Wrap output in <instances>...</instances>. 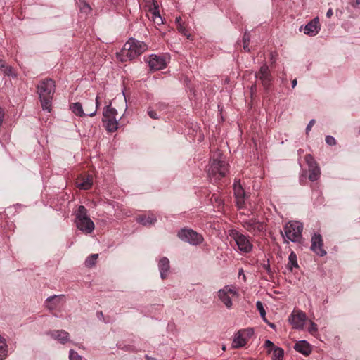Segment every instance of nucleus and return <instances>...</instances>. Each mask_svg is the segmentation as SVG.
Returning <instances> with one entry per match:
<instances>
[{
	"mask_svg": "<svg viewBox=\"0 0 360 360\" xmlns=\"http://www.w3.org/2000/svg\"><path fill=\"white\" fill-rule=\"evenodd\" d=\"M55 89V82L52 79H43L37 86V92L39 97L41 108L49 112L51 110Z\"/></svg>",
	"mask_w": 360,
	"mask_h": 360,
	"instance_id": "obj_1",
	"label": "nucleus"
},
{
	"mask_svg": "<svg viewBox=\"0 0 360 360\" xmlns=\"http://www.w3.org/2000/svg\"><path fill=\"white\" fill-rule=\"evenodd\" d=\"M147 49L148 46L144 42L130 38L120 51L117 53V58L122 62L131 60L142 54Z\"/></svg>",
	"mask_w": 360,
	"mask_h": 360,
	"instance_id": "obj_2",
	"label": "nucleus"
},
{
	"mask_svg": "<svg viewBox=\"0 0 360 360\" xmlns=\"http://www.w3.org/2000/svg\"><path fill=\"white\" fill-rule=\"evenodd\" d=\"M228 172V164L224 160L223 155L217 151L214 153L210 161L207 169V175L212 182H217L224 177Z\"/></svg>",
	"mask_w": 360,
	"mask_h": 360,
	"instance_id": "obj_3",
	"label": "nucleus"
},
{
	"mask_svg": "<svg viewBox=\"0 0 360 360\" xmlns=\"http://www.w3.org/2000/svg\"><path fill=\"white\" fill-rule=\"evenodd\" d=\"M75 223L77 228L86 234L92 233L95 229L94 223L88 216V211L84 205H79L75 212Z\"/></svg>",
	"mask_w": 360,
	"mask_h": 360,
	"instance_id": "obj_4",
	"label": "nucleus"
},
{
	"mask_svg": "<svg viewBox=\"0 0 360 360\" xmlns=\"http://www.w3.org/2000/svg\"><path fill=\"white\" fill-rule=\"evenodd\" d=\"M283 230L284 233L281 231V234L286 243H288L286 239L294 243L300 242L302 239L303 226L300 222L290 221L285 224Z\"/></svg>",
	"mask_w": 360,
	"mask_h": 360,
	"instance_id": "obj_5",
	"label": "nucleus"
},
{
	"mask_svg": "<svg viewBox=\"0 0 360 360\" xmlns=\"http://www.w3.org/2000/svg\"><path fill=\"white\" fill-rule=\"evenodd\" d=\"M103 122L105 123L106 130L110 132L115 131L118 129V121L120 119L117 110L110 105H107L103 109Z\"/></svg>",
	"mask_w": 360,
	"mask_h": 360,
	"instance_id": "obj_6",
	"label": "nucleus"
},
{
	"mask_svg": "<svg viewBox=\"0 0 360 360\" xmlns=\"http://www.w3.org/2000/svg\"><path fill=\"white\" fill-rule=\"evenodd\" d=\"M229 235L234 240L240 251L245 253L251 252L252 244L250 240L249 236L243 234L236 229L229 230Z\"/></svg>",
	"mask_w": 360,
	"mask_h": 360,
	"instance_id": "obj_7",
	"label": "nucleus"
},
{
	"mask_svg": "<svg viewBox=\"0 0 360 360\" xmlns=\"http://www.w3.org/2000/svg\"><path fill=\"white\" fill-rule=\"evenodd\" d=\"M241 224L246 231L254 236L258 235L266 230L265 224L255 217L243 219Z\"/></svg>",
	"mask_w": 360,
	"mask_h": 360,
	"instance_id": "obj_8",
	"label": "nucleus"
},
{
	"mask_svg": "<svg viewBox=\"0 0 360 360\" xmlns=\"http://www.w3.org/2000/svg\"><path fill=\"white\" fill-rule=\"evenodd\" d=\"M178 237L181 240L187 242L193 245H199L203 240V237L200 234L192 229H181L178 232Z\"/></svg>",
	"mask_w": 360,
	"mask_h": 360,
	"instance_id": "obj_9",
	"label": "nucleus"
},
{
	"mask_svg": "<svg viewBox=\"0 0 360 360\" xmlns=\"http://www.w3.org/2000/svg\"><path fill=\"white\" fill-rule=\"evenodd\" d=\"M238 295V292L228 285L218 291L219 299L228 309H231L233 305L232 297H237Z\"/></svg>",
	"mask_w": 360,
	"mask_h": 360,
	"instance_id": "obj_10",
	"label": "nucleus"
},
{
	"mask_svg": "<svg viewBox=\"0 0 360 360\" xmlns=\"http://www.w3.org/2000/svg\"><path fill=\"white\" fill-rule=\"evenodd\" d=\"M309 168V179L311 181H317L320 178L321 169L314 158L311 154H307L304 158Z\"/></svg>",
	"mask_w": 360,
	"mask_h": 360,
	"instance_id": "obj_11",
	"label": "nucleus"
},
{
	"mask_svg": "<svg viewBox=\"0 0 360 360\" xmlns=\"http://www.w3.org/2000/svg\"><path fill=\"white\" fill-rule=\"evenodd\" d=\"M255 76L261 81L262 86L266 90L270 88L273 77L266 64L262 65L259 71L255 72Z\"/></svg>",
	"mask_w": 360,
	"mask_h": 360,
	"instance_id": "obj_12",
	"label": "nucleus"
},
{
	"mask_svg": "<svg viewBox=\"0 0 360 360\" xmlns=\"http://www.w3.org/2000/svg\"><path fill=\"white\" fill-rule=\"evenodd\" d=\"M233 191L238 208H243L245 207V201L248 196L242 187L240 181H235L233 184Z\"/></svg>",
	"mask_w": 360,
	"mask_h": 360,
	"instance_id": "obj_13",
	"label": "nucleus"
},
{
	"mask_svg": "<svg viewBox=\"0 0 360 360\" xmlns=\"http://www.w3.org/2000/svg\"><path fill=\"white\" fill-rule=\"evenodd\" d=\"M306 318L304 312L300 310L293 311L289 317V322L292 326L293 328L302 329Z\"/></svg>",
	"mask_w": 360,
	"mask_h": 360,
	"instance_id": "obj_14",
	"label": "nucleus"
},
{
	"mask_svg": "<svg viewBox=\"0 0 360 360\" xmlns=\"http://www.w3.org/2000/svg\"><path fill=\"white\" fill-rule=\"evenodd\" d=\"M150 70L153 71H157L162 70L166 67L165 59L160 56L155 54L150 55L146 60Z\"/></svg>",
	"mask_w": 360,
	"mask_h": 360,
	"instance_id": "obj_15",
	"label": "nucleus"
},
{
	"mask_svg": "<svg viewBox=\"0 0 360 360\" xmlns=\"http://www.w3.org/2000/svg\"><path fill=\"white\" fill-rule=\"evenodd\" d=\"M323 246L322 236L319 233H314L311 237V250L316 255L323 257L326 255V251L323 249Z\"/></svg>",
	"mask_w": 360,
	"mask_h": 360,
	"instance_id": "obj_16",
	"label": "nucleus"
},
{
	"mask_svg": "<svg viewBox=\"0 0 360 360\" xmlns=\"http://www.w3.org/2000/svg\"><path fill=\"white\" fill-rule=\"evenodd\" d=\"M321 30V25L318 17L314 18L304 27V33L307 35L316 36Z\"/></svg>",
	"mask_w": 360,
	"mask_h": 360,
	"instance_id": "obj_17",
	"label": "nucleus"
},
{
	"mask_svg": "<svg viewBox=\"0 0 360 360\" xmlns=\"http://www.w3.org/2000/svg\"><path fill=\"white\" fill-rule=\"evenodd\" d=\"M70 109L75 115H76L77 116H79V117H84L86 115L93 117L96 115V110L91 111L86 108V112H85L83 110V107H82V104L79 102L72 103L70 105Z\"/></svg>",
	"mask_w": 360,
	"mask_h": 360,
	"instance_id": "obj_18",
	"label": "nucleus"
},
{
	"mask_svg": "<svg viewBox=\"0 0 360 360\" xmlns=\"http://www.w3.org/2000/svg\"><path fill=\"white\" fill-rule=\"evenodd\" d=\"M48 334L61 344H65L70 340L69 333L63 330L50 331L48 333Z\"/></svg>",
	"mask_w": 360,
	"mask_h": 360,
	"instance_id": "obj_19",
	"label": "nucleus"
},
{
	"mask_svg": "<svg viewBox=\"0 0 360 360\" xmlns=\"http://www.w3.org/2000/svg\"><path fill=\"white\" fill-rule=\"evenodd\" d=\"M158 268L161 278L165 279L170 269L169 260L165 257L161 258L158 262Z\"/></svg>",
	"mask_w": 360,
	"mask_h": 360,
	"instance_id": "obj_20",
	"label": "nucleus"
},
{
	"mask_svg": "<svg viewBox=\"0 0 360 360\" xmlns=\"http://www.w3.org/2000/svg\"><path fill=\"white\" fill-rule=\"evenodd\" d=\"M294 349L304 356H309L311 352V347L306 340L297 342L295 345Z\"/></svg>",
	"mask_w": 360,
	"mask_h": 360,
	"instance_id": "obj_21",
	"label": "nucleus"
},
{
	"mask_svg": "<svg viewBox=\"0 0 360 360\" xmlns=\"http://www.w3.org/2000/svg\"><path fill=\"white\" fill-rule=\"evenodd\" d=\"M63 295H53L48 297L46 300V307L50 309L53 310L56 309L60 302V300L63 299Z\"/></svg>",
	"mask_w": 360,
	"mask_h": 360,
	"instance_id": "obj_22",
	"label": "nucleus"
},
{
	"mask_svg": "<svg viewBox=\"0 0 360 360\" xmlns=\"http://www.w3.org/2000/svg\"><path fill=\"white\" fill-rule=\"evenodd\" d=\"M137 221L143 226H150L156 221V217L153 214L140 215L137 217Z\"/></svg>",
	"mask_w": 360,
	"mask_h": 360,
	"instance_id": "obj_23",
	"label": "nucleus"
},
{
	"mask_svg": "<svg viewBox=\"0 0 360 360\" xmlns=\"http://www.w3.org/2000/svg\"><path fill=\"white\" fill-rule=\"evenodd\" d=\"M243 332L238 331L234 336L233 340V347L234 348H240L245 345L246 340L243 337Z\"/></svg>",
	"mask_w": 360,
	"mask_h": 360,
	"instance_id": "obj_24",
	"label": "nucleus"
},
{
	"mask_svg": "<svg viewBox=\"0 0 360 360\" xmlns=\"http://www.w3.org/2000/svg\"><path fill=\"white\" fill-rule=\"evenodd\" d=\"M8 346L6 340L0 335V360H4L7 356Z\"/></svg>",
	"mask_w": 360,
	"mask_h": 360,
	"instance_id": "obj_25",
	"label": "nucleus"
},
{
	"mask_svg": "<svg viewBox=\"0 0 360 360\" xmlns=\"http://www.w3.org/2000/svg\"><path fill=\"white\" fill-rule=\"evenodd\" d=\"M288 269L292 271L293 268H298L299 265L297 261V255L296 254L292 251L288 257V263L287 266Z\"/></svg>",
	"mask_w": 360,
	"mask_h": 360,
	"instance_id": "obj_26",
	"label": "nucleus"
},
{
	"mask_svg": "<svg viewBox=\"0 0 360 360\" xmlns=\"http://www.w3.org/2000/svg\"><path fill=\"white\" fill-rule=\"evenodd\" d=\"M92 184V177L88 176L86 179H82L81 183L78 184V187L82 190H88L91 187Z\"/></svg>",
	"mask_w": 360,
	"mask_h": 360,
	"instance_id": "obj_27",
	"label": "nucleus"
},
{
	"mask_svg": "<svg viewBox=\"0 0 360 360\" xmlns=\"http://www.w3.org/2000/svg\"><path fill=\"white\" fill-rule=\"evenodd\" d=\"M272 352V360H283L284 356V351L281 347H275Z\"/></svg>",
	"mask_w": 360,
	"mask_h": 360,
	"instance_id": "obj_28",
	"label": "nucleus"
},
{
	"mask_svg": "<svg viewBox=\"0 0 360 360\" xmlns=\"http://www.w3.org/2000/svg\"><path fill=\"white\" fill-rule=\"evenodd\" d=\"M152 12V18L155 22L160 25L162 23V19L160 15L158 6H157L155 4H154L153 8L151 9Z\"/></svg>",
	"mask_w": 360,
	"mask_h": 360,
	"instance_id": "obj_29",
	"label": "nucleus"
},
{
	"mask_svg": "<svg viewBox=\"0 0 360 360\" xmlns=\"http://www.w3.org/2000/svg\"><path fill=\"white\" fill-rule=\"evenodd\" d=\"M0 70L5 75H13V69L11 66L7 65L4 61L0 60Z\"/></svg>",
	"mask_w": 360,
	"mask_h": 360,
	"instance_id": "obj_30",
	"label": "nucleus"
},
{
	"mask_svg": "<svg viewBox=\"0 0 360 360\" xmlns=\"http://www.w3.org/2000/svg\"><path fill=\"white\" fill-rule=\"evenodd\" d=\"M77 4L81 12L85 14H88L91 12V6L84 0H79Z\"/></svg>",
	"mask_w": 360,
	"mask_h": 360,
	"instance_id": "obj_31",
	"label": "nucleus"
},
{
	"mask_svg": "<svg viewBox=\"0 0 360 360\" xmlns=\"http://www.w3.org/2000/svg\"><path fill=\"white\" fill-rule=\"evenodd\" d=\"M98 257V254H92L86 258L85 260V266L87 267H92L96 264L97 259Z\"/></svg>",
	"mask_w": 360,
	"mask_h": 360,
	"instance_id": "obj_32",
	"label": "nucleus"
},
{
	"mask_svg": "<svg viewBox=\"0 0 360 360\" xmlns=\"http://www.w3.org/2000/svg\"><path fill=\"white\" fill-rule=\"evenodd\" d=\"M210 201L212 203H215L219 210L224 205V200L219 194H213L210 198Z\"/></svg>",
	"mask_w": 360,
	"mask_h": 360,
	"instance_id": "obj_33",
	"label": "nucleus"
},
{
	"mask_svg": "<svg viewBox=\"0 0 360 360\" xmlns=\"http://www.w3.org/2000/svg\"><path fill=\"white\" fill-rule=\"evenodd\" d=\"M256 307L257 309V310L259 311V314H260V316L262 318V319L268 323L266 319V311H265V309L264 308V306H263V304L261 301H257L256 302Z\"/></svg>",
	"mask_w": 360,
	"mask_h": 360,
	"instance_id": "obj_34",
	"label": "nucleus"
},
{
	"mask_svg": "<svg viewBox=\"0 0 360 360\" xmlns=\"http://www.w3.org/2000/svg\"><path fill=\"white\" fill-rule=\"evenodd\" d=\"M250 41V34L248 32H245L243 35V49L247 52H250V49L249 48Z\"/></svg>",
	"mask_w": 360,
	"mask_h": 360,
	"instance_id": "obj_35",
	"label": "nucleus"
},
{
	"mask_svg": "<svg viewBox=\"0 0 360 360\" xmlns=\"http://www.w3.org/2000/svg\"><path fill=\"white\" fill-rule=\"evenodd\" d=\"M70 360H82V357L77 352L73 349H70L69 352Z\"/></svg>",
	"mask_w": 360,
	"mask_h": 360,
	"instance_id": "obj_36",
	"label": "nucleus"
},
{
	"mask_svg": "<svg viewBox=\"0 0 360 360\" xmlns=\"http://www.w3.org/2000/svg\"><path fill=\"white\" fill-rule=\"evenodd\" d=\"M178 31L184 34V36H186L188 39L191 37V34L188 33V30L186 29V27L183 24H179V26L177 27Z\"/></svg>",
	"mask_w": 360,
	"mask_h": 360,
	"instance_id": "obj_37",
	"label": "nucleus"
},
{
	"mask_svg": "<svg viewBox=\"0 0 360 360\" xmlns=\"http://www.w3.org/2000/svg\"><path fill=\"white\" fill-rule=\"evenodd\" d=\"M264 347L267 349V353L270 354L276 347L271 340H266L264 342Z\"/></svg>",
	"mask_w": 360,
	"mask_h": 360,
	"instance_id": "obj_38",
	"label": "nucleus"
},
{
	"mask_svg": "<svg viewBox=\"0 0 360 360\" xmlns=\"http://www.w3.org/2000/svg\"><path fill=\"white\" fill-rule=\"evenodd\" d=\"M89 105L92 107V110H96V111L99 105L98 96H96L95 101L93 99H91L89 102Z\"/></svg>",
	"mask_w": 360,
	"mask_h": 360,
	"instance_id": "obj_39",
	"label": "nucleus"
},
{
	"mask_svg": "<svg viewBox=\"0 0 360 360\" xmlns=\"http://www.w3.org/2000/svg\"><path fill=\"white\" fill-rule=\"evenodd\" d=\"M318 331V326L317 325L313 322V321H310V326L309 328V332L312 334V335H314L316 332Z\"/></svg>",
	"mask_w": 360,
	"mask_h": 360,
	"instance_id": "obj_40",
	"label": "nucleus"
},
{
	"mask_svg": "<svg viewBox=\"0 0 360 360\" xmlns=\"http://www.w3.org/2000/svg\"><path fill=\"white\" fill-rule=\"evenodd\" d=\"M326 142L329 146H334L336 144L335 139L332 136H326Z\"/></svg>",
	"mask_w": 360,
	"mask_h": 360,
	"instance_id": "obj_41",
	"label": "nucleus"
},
{
	"mask_svg": "<svg viewBox=\"0 0 360 360\" xmlns=\"http://www.w3.org/2000/svg\"><path fill=\"white\" fill-rule=\"evenodd\" d=\"M148 114L150 116V117H151L152 119H158V116L156 112L154 111L153 110L149 109L148 110Z\"/></svg>",
	"mask_w": 360,
	"mask_h": 360,
	"instance_id": "obj_42",
	"label": "nucleus"
},
{
	"mask_svg": "<svg viewBox=\"0 0 360 360\" xmlns=\"http://www.w3.org/2000/svg\"><path fill=\"white\" fill-rule=\"evenodd\" d=\"M315 123V120H311L309 121V122L308 123L307 127H306V133L307 134H309V132L310 131L311 127H313V125Z\"/></svg>",
	"mask_w": 360,
	"mask_h": 360,
	"instance_id": "obj_43",
	"label": "nucleus"
},
{
	"mask_svg": "<svg viewBox=\"0 0 360 360\" xmlns=\"http://www.w3.org/2000/svg\"><path fill=\"white\" fill-rule=\"evenodd\" d=\"M4 117V110L0 107V125H1L3 120Z\"/></svg>",
	"mask_w": 360,
	"mask_h": 360,
	"instance_id": "obj_44",
	"label": "nucleus"
},
{
	"mask_svg": "<svg viewBox=\"0 0 360 360\" xmlns=\"http://www.w3.org/2000/svg\"><path fill=\"white\" fill-rule=\"evenodd\" d=\"M175 22L176 24V27L179 26V24H183L181 18L180 16L176 17Z\"/></svg>",
	"mask_w": 360,
	"mask_h": 360,
	"instance_id": "obj_45",
	"label": "nucleus"
},
{
	"mask_svg": "<svg viewBox=\"0 0 360 360\" xmlns=\"http://www.w3.org/2000/svg\"><path fill=\"white\" fill-rule=\"evenodd\" d=\"M242 332H243V333H247L248 335H250L253 333V330L252 328H248L245 330H242Z\"/></svg>",
	"mask_w": 360,
	"mask_h": 360,
	"instance_id": "obj_46",
	"label": "nucleus"
},
{
	"mask_svg": "<svg viewBox=\"0 0 360 360\" xmlns=\"http://www.w3.org/2000/svg\"><path fill=\"white\" fill-rule=\"evenodd\" d=\"M332 15H333V11H332V9H331V8H330V9L327 11V13H326V16H327L328 18H330V17L332 16Z\"/></svg>",
	"mask_w": 360,
	"mask_h": 360,
	"instance_id": "obj_47",
	"label": "nucleus"
},
{
	"mask_svg": "<svg viewBox=\"0 0 360 360\" xmlns=\"http://www.w3.org/2000/svg\"><path fill=\"white\" fill-rule=\"evenodd\" d=\"M97 316L99 319H101L103 317V314L102 311H98Z\"/></svg>",
	"mask_w": 360,
	"mask_h": 360,
	"instance_id": "obj_48",
	"label": "nucleus"
},
{
	"mask_svg": "<svg viewBox=\"0 0 360 360\" xmlns=\"http://www.w3.org/2000/svg\"><path fill=\"white\" fill-rule=\"evenodd\" d=\"M296 85H297V79H293L292 81V88H295Z\"/></svg>",
	"mask_w": 360,
	"mask_h": 360,
	"instance_id": "obj_49",
	"label": "nucleus"
},
{
	"mask_svg": "<svg viewBox=\"0 0 360 360\" xmlns=\"http://www.w3.org/2000/svg\"><path fill=\"white\" fill-rule=\"evenodd\" d=\"M251 91L253 92V91H256V84H254L251 86L250 89Z\"/></svg>",
	"mask_w": 360,
	"mask_h": 360,
	"instance_id": "obj_50",
	"label": "nucleus"
},
{
	"mask_svg": "<svg viewBox=\"0 0 360 360\" xmlns=\"http://www.w3.org/2000/svg\"><path fill=\"white\" fill-rule=\"evenodd\" d=\"M269 326L272 328H276V326L274 323H268Z\"/></svg>",
	"mask_w": 360,
	"mask_h": 360,
	"instance_id": "obj_51",
	"label": "nucleus"
},
{
	"mask_svg": "<svg viewBox=\"0 0 360 360\" xmlns=\"http://www.w3.org/2000/svg\"><path fill=\"white\" fill-rule=\"evenodd\" d=\"M359 4H360V0H356V1H355V5H354V6H358V5H359Z\"/></svg>",
	"mask_w": 360,
	"mask_h": 360,
	"instance_id": "obj_52",
	"label": "nucleus"
},
{
	"mask_svg": "<svg viewBox=\"0 0 360 360\" xmlns=\"http://www.w3.org/2000/svg\"><path fill=\"white\" fill-rule=\"evenodd\" d=\"M85 108H86V109L87 108L89 110L92 111V107H91V108H90V107H89V106H87V105H85Z\"/></svg>",
	"mask_w": 360,
	"mask_h": 360,
	"instance_id": "obj_53",
	"label": "nucleus"
},
{
	"mask_svg": "<svg viewBox=\"0 0 360 360\" xmlns=\"http://www.w3.org/2000/svg\"><path fill=\"white\" fill-rule=\"evenodd\" d=\"M146 357L148 359H149V360H151V359H152L151 358H149V357H148V356H147V355L146 356Z\"/></svg>",
	"mask_w": 360,
	"mask_h": 360,
	"instance_id": "obj_54",
	"label": "nucleus"
},
{
	"mask_svg": "<svg viewBox=\"0 0 360 360\" xmlns=\"http://www.w3.org/2000/svg\"><path fill=\"white\" fill-rule=\"evenodd\" d=\"M302 30V26L300 27V30L301 31Z\"/></svg>",
	"mask_w": 360,
	"mask_h": 360,
	"instance_id": "obj_55",
	"label": "nucleus"
}]
</instances>
